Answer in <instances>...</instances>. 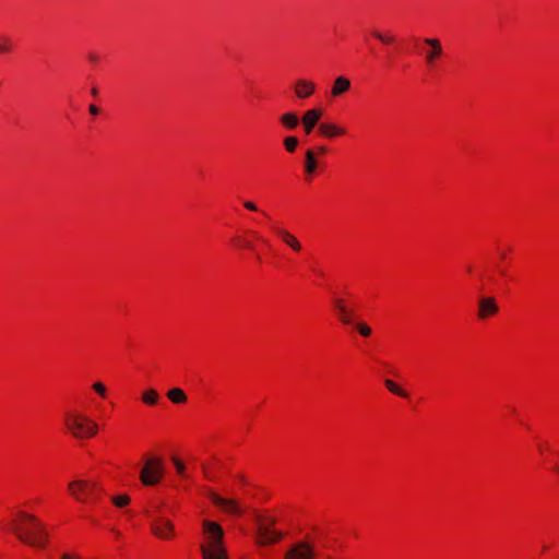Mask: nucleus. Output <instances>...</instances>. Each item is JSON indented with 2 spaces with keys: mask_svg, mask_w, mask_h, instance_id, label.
Returning <instances> with one entry per match:
<instances>
[{
  "mask_svg": "<svg viewBox=\"0 0 559 559\" xmlns=\"http://www.w3.org/2000/svg\"><path fill=\"white\" fill-rule=\"evenodd\" d=\"M205 542L200 545L203 559H227L222 526L209 520L202 522Z\"/></svg>",
  "mask_w": 559,
  "mask_h": 559,
  "instance_id": "f257e3e1",
  "label": "nucleus"
},
{
  "mask_svg": "<svg viewBox=\"0 0 559 559\" xmlns=\"http://www.w3.org/2000/svg\"><path fill=\"white\" fill-rule=\"evenodd\" d=\"M20 522L13 528L16 536L25 544L34 547H44L47 533L43 523L34 515L20 512Z\"/></svg>",
  "mask_w": 559,
  "mask_h": 559,
  "instance_id": "f03ea898",
  "label": "nucleus"
},
{
  "mask_svg": "<svg viewBox=\"0 0 559 559\" xmlns=\"http://www.w3.org/2000/svg\"><path fill=\"white\" fill-rule=\"evenodd\" d=\"M67 430L76 439L94 437L98 425L87 416L78 412H67L63 418Z\"/></svg>",
  "mask_w": 559,
  "mask_h": 559,
  "instance_id": "7ed1b4c3",
  "label": "nucleus"
},
{
  "mask_svg": "<svg viewBox=\"0 0 559 559\" xmlns=\"http://www.w3.org/2000/svg\"><path fill=\"white\" fill-rule=\"evenodd\" d=\"M70 495L79 502H93L98 499L103 492V487L91 480L78 479L69 483Z\"/></svg>",
  "mask_w": 559,
  "mask_h": 559,
  "instance_id": "20e7f679",
  "label": "nucleus"
},
{
  "mask_svg": "<svg viewBox=\"0 0 559 559\" xmlns=\"http://www.w3.org/2000/svg\"><path fill=\"white\" fill-rule=\"evenodd\" d=\"M164 477V463L160 457H146L140 472V479L144 486H155Z\"/></svg>",
  "mask_w": 559,
  "mask_h": 559,
  "instance_id": "39448f33",
  "label": "nucleus"
},
{
  "mask_svg": "<svg viewBox=\"0 0 559 559\" xmlns=\"http://www.w3.org/2000/svg\"><path fill=\"white\" fill-rule=\"evenodd\" d=\"M257 534L259 545H269L277 543L283 534L277 531H273L272 527L275 525L276 520L272 516L257 515Z\"/></svg>",
  "mask_w": 559,
  "mask_h": 559,
  "instance_id": "423d86ee",
  "label": "nucleus"
},
{
  "mask_svg": "<svg viewBox=\"0 0 559 559\" xmlns=\"http://www.w3.org/2000/svg\"><path fill=\"white\" fill-rule=\"evenodd\" d=\"M313 547L306 540L293 545L285 554L284 559H314Z\"/></svg>",
  "mask_w": 559,
  "mask_h": 559,
  "instance_id": "0eeeda50",
  "label": "nucleus"
},
{
  "mask_svg": "<svg viewBox=\"0 0 559 559\" xmlns=\"http://www.w3.org/2000/svg\"><path fill=\"white\" fill-rule=\"evenodd\" d=\"M423 41L429 46V50L425 53V60L428 66H433L436 60L442 55L443 48L440 39L426 37Z\"/></svg>",
  "mask_w": 559,
  "mask_h": 559,
  "instance_id": "6e6552de",
  "label": "nucleus"
},
{
  "mask_svg": "<svg viewBox=\"0 0 559 559\" xmlns=\"http://www.w3.org/2000/svg\"><path fill=\"white\" fill-rule=\"evenodd\" d=\"M499 307L493 297H480L478 300V318L485 320L489 316L498 313Z\"/></svg>",
  "mask_w": 559,
  "mask_h": 559,
  "instance_id": "1a4fd4ad",
  "label": "nucleus"
},
{
  "mask_svg": "<svg viewBox=\"0 0 559 559\" xmlns=\"http://www.w3.org/2000/svg\"><path fill=\"white\" fill-rule=\"evenodd\" d=\"M152 532L158 538H170L174 535V525L170 521L165 519H156L152 523Z\"/></svg>",
  "mask_w": 559,
  "mask_h": 559,
  "instance_id": "9d476101",
  "label": "nucleus"
},
{
  "mask_svg": "<svg viewBox=\"0 0 559 559\" xmlns=\"http://www.w3.org/2000/svg\"><path fill=\"white\" fill-rule=\"evenodd\" d=\"M210 497L213 503L222 508L225 512L231 514H241L242 511L235 500L223 498L214 492H212Z\"/></svg>",
  "mask_w": 559,
  "mask_h": 559,
  "instance_id": "9b49d317",
  "label": "nucleus"
},
{
  "mask_svg": "<svg viewBox=\"0 0 559 559\" xmlns=\"http://www.w3.org/2000/svg\"><path fill=\"white\" fill-rule=\"evenodd\" d=\"M322 117V110L319 108H312L307 110L302 116V124L306 134H310L314 127L318 124L320 118Z\"/></svg>",
  "mask_w": 559,
  "mask_h": 559,
  "instance_id": "f8f14e48",
  "label": "nucleus"
},
{
  "mask_svg": "<svg viewBox=\"0 0 559 559\" xmlns=\"http://www.w3.org/2000/svg\"><path fill=\"white\" fill-rule=\"evenodd\" d=\"M277 236L283 240V242L288 246L292 250L298 252L301 250V243L299 240L289 231L283 228L274 229Z\"/></svg>",
  "mask_w": 559,
  "mask_h": 559,
  "instance_id": "ddd939ff",
  "label": "nucleus"
},
{
  "mask_svg": "<svg viewBox=\"0 0 559 559\" xmlns=\"http://www.w3.org/2000/svg\"><path fill=\"white\" fill-rule=\"evenodd\" d=\"M314 84L307 80H298L295 86V94L298 98H307L314 92Z\"/></svg>",
  "mask_w": 559,
  "mask_h": 559,
  "instance_id": "4468645a",
  "label": "nucleus"
},
{
  "mask_svg": "<svg viewBox=\"0 0 559 559\" xmlns=\"http://www.w3.org/2000/svg\"><path fill=\"white\" fill-rule=\"evenodd\" d=\"M319 132L321 135L325 138H334L343 135L345 133V130L343 128L337 127L336 124L322 122L319 124Z\"/></svg>",
  "mask_w": 559,
  "mask_h": 559,
  "instance_id": "2eb2a0df",
  "label": "nucleus"
},
{
  "mask_svg": "<svg viewBox=\"0 0 559 559\" xmlns=\"http://www.w3.org/2000/svg\"><path fill=\"white\" fill-rule=\"evenodd\" d=\"M350 88V81L344 76H337L334 80L331 94L333 97H337Z\"/></svg>",
  "mask_w": 559,
  "mask_h": 559,
  "instance_id": "dca6fc26",
  "label": "nucleus"
},
{
  "mask_svg": "<svg viewBox=\"0 0 559 559\" xmlns=\"http://www.w3.org/2000/svg\"><path fill=\"white\" fill-rule=\"evenodd\" d=\"M167 397L175 404H181L187 401L186 393L179 388H174L169 390L167 392Z\"/></svg>",
  "mask_w": 559,
  "mask_h": 559,
  "instance_id": "f3484780",
  "label": "nucleus"
},
{
  "mask_svg": "<svg viewBox=\"0 0 559 559\" xmlns=\"http://www.w3.org/2000/svg\"><path fill=\"white\" fill-rule=\"evenodd\" d=\"M317 162L312 151L308 150L306 152V163H305V171L309 175L316 173Z\"/></svg>",
  "mask_w": 559,
  "mask_h": 559,
  "instance_id": "a211bd4d",
  "label": "nucleus"
},
{
  "mask_svg": "<svg viewBox=\"0 0 559 559\" xmlns=\"http://www.w3.org/2000/svg\"><path fill=\"white\" fill-rule=\"evenodd\" d=\"M281 122L289 128V129H294L298 126L299 123V119L298 117L293 114V112H287V114H284L282 117H281Z\"/></svg>",
  "mask_w": 559,
  "mask_h": 559,
  "instance_id": "6ab92c4d",
  "label": "nucleus"
},
{
  "mask_svg": "<svg viewBox=\"0 0 559 559\" xmlns=\"http://www.w3.org/2000/svg\"><path fill=\"white\" fill-rule=\"evenodd\" d=\"M158 400H159V395L154 389H148V390L144 391V393L142 395V401L146 405H155L158 402Z\"/></svg>",
  "mask_w": 559,
  "mask_h": 559,
  "instance_id": "aec40b11",
  "label": "nucleus"
},
{
  "mask_svg": "<svg viewBox=\"0 0 559 559\" xmlns=\"http://www.w3.org/2000/svg\"><path fill=\"white\" fill-rule=\"evenodd\" d=\"M384 384L388 388V390H390L392 393L400 395L402 397L408 396V394L404 390H402L399 385H396L392 380L386 379L384 381Z\"/></svg>",
  "mask_w": 559,
  "mask_h": 559,
  "instance_id": "412c9836",
  "label": "nucleus"
},
{
  "mask_svg": "<svg viewBox=\"0 0 559 559\" xmlns=\"http://www.w3.org/2000/svg\"><path fill=\"white\" fill-rule=\"evenodd\" d=\"M340 319L344 324H352L354 322L353 312L346 307H340Z\"/></svg>",
  "mask_w": 559,
  "mask_h": 559,
  "instance_id": "4be33fe9",
  "label": "nucleus"
},
{
  "mask_svg": "<svg viewBox=\"0 0 559 559\" xmlns=\"http://www.w3.org/2000/svg\"><path fill=\"white\" fill-rule=\"evenodd\" d=\"M129 502L130 498L127 495H120L112 498V503L118 508L126 507Z\"/></svg>",
  "mask_w": 559,
  "mask_h": 559,
  "instance_id": "5701e85b",
  "label": "nucleus"
},
{
  "mask_svg": "<svg viewBox=\"0 0 559 559\" xmlns=\"http://www.w3.org/2000/svg\"><path fill=\"white\" fill-rule=\"evenodd\" d=\"M12 43L9 37L0 35V52L4 53L10 51Z\"/></svg>",
  "mask_w": 559,
  "mask_h": 559,
  "instance_id": "b1692460",
  "label": "nucleus"
},
{
  "mask_svg": "<svg viewBox=\"0 0 559 559\" xmlns=\"http://www.w3.org/2000/svg\"><path fill=\"white\" fill-rule=\"evenodd\" d=\"M284 145L288 152H294L298 145V139L295 136H287L284 140Z\"/></svg>",
  "mask_w": 559,
  "mask_h": 559,
  "instance_id": "393cba45",
  "label": "nucleus"
},
{
  "mask_svg": "<svg viewBox=\"0 0 559 559\" xmlns=\"http://www.w3.org/2000/svg\"><path fill=\"white\" fill-rule=\"evenodd\" d=\"M372 35L378 40H380L381 43L386 44V45L392 44L394 41V37L393 36H389V35L382 34V33H380L378 31H373Z\"/></svg>",
  "mask_w": 559,
  "mask_h": 559,
  "instance_id": "a878e982",
  "label": "nucleus"
},
{
  "mask_svg": "<svg viewBox=\"0 0 559 559\" xmlns=\"http://www.w3.org/2000/svg\"><path fill=\"white\" fill-rule=\"evenodd\" d=\"M356 328L362 336H369L371 334V329L366 323H357Z\"/></svg>",
  "mask_w": 559,
  "mask_h": 559,
  "instance_id": "bb28decb",
  "label": "nucleus"
},
{
  "mask_svg": "<svg viewBox=\"0 0 559 559\" xmlns=\"http://www.w3.org/2000/svg\"><path fill=\"white\" fill-rule=\"evenodd\" d=\"M173 462H174V464L176 466V469H177L178 474L185 477L186 476V474H185V469H186L185 464L179 459H177V457H174Z\"/></svg>",
  "mask_w": 559,
  "mask_h": 559,
  "instance_id": "cd10ccee",
  "label": "nucleus"
},
{
  "mask_svg": "<svg viewBox=\"0 0 559 559\" xmlns=\"http://www.w3.org/2000/svg\"><path fill=\"white\" fill-rule=\"evenodd\" d=\"M93 389H94V390H95L99 395L105 396V394H106V388H105V385H104L103 383H100V382H96V383H94Z\"/></svg>",
  "mask_w": 559,
  "mask_h": 559,
  "instance_id": "c85d7f7f",
  "label": "nucleus"
},
{
  "mask_svg": "<svg viewBox=\"0 0 559 559\" xmlns=\"http://www.w3.org/2000/svg\"><path fill=\"white\" fill-rule=\"evenodd\" d=\"M242 205L248 211H251V212H258L259 211L257 204L254 202H252V201H243Z\"/></svg>",
  "mask_w": 559,
  "mask_h": 559,
  "instance_id": "c756f323",
  "label": "nucleus"
},
{
  "mask_svg": "<svg viewBox=\"0 0 559 559\" xmlns=\"http://www.w3.org/2000/svg\"><path fill=\"white\" fill-rule=\"evenodd\" d=\"M87 59L92 62V63H97L99 61V57L97 53L95 52H90L87 55Z\"/></svg>",
  "mask_w": 559,
  "mask_h": 559,
  "instance_id": "7c9ffc66",
  "label": "nucleus"
},
{
  "mask_svg": "<svg viewBox=\"0 0 559 559\" xmlns=\"http://www.w3.org/2000/svg\"><path fill=\"white\" fill-rule=\"evenodd\" d=\"M334 306H335V309L337 310V312L340 311V307H345L342 299H335Z\"/></svg>",
  "mask_w": 559,
  "mask_h": 559,
  "instance_id": "2f4dec72",
  "label": "nucleus"
},
{
  "mask_svg": "<svg viewBox=\"0 0 559 559\" xmlns=\"http://www.w3.org/2000/svg\"><path fill=\"white\" fill-rule=\"evenodd\" d=\"M61 559H81L79 556L71 555V554H63L61 556Z\"/></svg>",
  "mask_w": 559,
  "mask_h": 559,
  "instance_id": "473e14b6",
  "label": "nucleus"
},
{
  "mask_svg": "<svg viewBox=\"0 0 559 559\" xmlns=\"http://www.w3.org/2000/svg\"><path fill=\"white\" fill-rule=\"evenodd\" d=\"M88 110L92 115H97L99 109L95 105H90Z\"/></svg>",
  "mask_w": 559,
  "mask_h": 559,
  "instance_id": "72a5a7b5",
  "label": "nucleus"
},
{
  "mask_svg": "<svg viewBox=\"0 0 559 559\" xmlns=\"http://www.w3.org/2000/svg\"><path fill=\"white\" fill-rule=\"evenodd\" d=\"M91 93H92V95H93V96H95V97H96V96L98 95V90H97L96 87H93V88L91 90Z\"/></svg>",
  "mask_w": 559,
  "mask_h": 559,
  "instance_id": "f704fd0d",
  "label": "nucleus"
},
{
  "mask_svg": "<svg viewBox=\"0 0 559 559\" xmlns=\"http://www.w3.org/2000/svg\"><path fill=\"white\" fill-rule=\"evenodd\" d=\"M243 245H245V247H246V248H248V249H252V248H253L252 243H251V242H249V241H246Z\"/></svg>",
  "mask_w": 559,
  "mask_h": 559,
  "instance_id": "c9c22d12",
  "label": "nucleus"
},
{
  "mask_svg": "<svg viewBox=\"0 0 559 559\" xmlns=\"http://www.w3.org/2000/svg\"><path fill=\"white\" fill-rule=\"evenodd\" d=\"M318 151H319L320 153H322V154H323V153H325V152H326V147H325V146H320V147L318 148Z\"/></svg>",
  "mask_w": 559,
  "mask_h": 559,
  "instance_id": "e433bc0d",
  "label": "nucleus"
},
{
  "mask_svg": "<svg viewBox=\"0 0 559 559\" xmlns=\"http://www.w3.org/2000/svg\"><path fill=\"white\" fill-rule=\"evenodd\" d=\"M203 469H204V475H205L207 478H210V475L207 474L206 469H205V468H203Z\"/></svg>",
  "mask_w": 559,
  "mask_h": 559,
  "instance_id": "4c0bfd02",
  "label": "nucleus"
}]
</instances>
